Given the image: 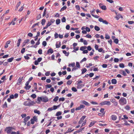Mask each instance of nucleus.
Wrapping results in <instances>:
<instances>
[{"instance_id":"nucleus-1","label":"nucleus","mask_w":134,"mask_h":134,"mask_svg":"<svg viewBox=\"0 0 134 134\" xmlns=\"http://www.w3.org/2000/svg\"><path fill=\"white\" fill-rule=\"evenodd\" d=\"M27 100L28 101H25L24 103V105L25 106L30 107L35 104L34 101H31L29 98H28Z\"/></svg>"},{"instance_id":"nucleus-2","label":"nucleus","mask_w":134,"mask_h":134,"mask_svg":"<svg viewBox=\"0 0 134 134\" xmlns=\"http://www.w3.org/2000/svg\"><path fill=\"white\" fill-rule=\"evenodd\" d=\"M119 101L120 104L121 105H124L126 104L127 103L126 99L124 97H121Z\"/></svg>"},{"instance_id":"nucleus-3","label":"nucleus","mask_w":134,"mask_h":134,"mask_svg":"<svg viewBox=\"0 0 134 134\" xmlns=\"http://www.w3.org/2000/svg\"><path fill=\"white\" fill-rule=\"evenodd\" d=\"M111 103L109 101H104L100 103V104L101 105H110Z\"/></svg>"},{"instance_id":"nucleus-4","label":"nucleus","mask_w":134,"mask_h":134,"mask_svg":"<svg viewBox=\"0 0 134 134\" xmlns=\"http://www.w3.org/2000/svg\"><path fill=\"white\" fill-rule=\"evenodd\" d=\"M12 129H13V127H7L5 129V131H6L7 133H10L11 132Z\"/></svg>"},{"instance_id":"nucleus-5","label":"nucleus","mask_w":134,"mask_h":134,"mask_svg":"<svg viewBox=\"0 0 134 134\" xmlns=\"http://www.w3.org/2000/svg\"><path fill=\"white\" fill-rule=\"evenodd\" d=\"M98 20L100 22H102L103 23L107 25L108 24V22L106 20H104L102 18H99L98 19Z\"/></svg>"},{"instance_id":"nucleus-6","label":"nucleus","mask_w":134,"mask_h":134,"mask_svg":"<svg viewBox=\"0 0 134 134\" xmlns=\"http://www.w3.org/2000/svg\"><path fill=\"white\" fill-rule=\"evenodd\" d=\"M86 117V116H82V117L80 118L79 121L78 122V124H81L83 121L85 119Z\"/></svg>"},{"instance_id":"nucleus-7","label":"nucleus","mask_w":134,"mask_h":134,"mask_svg":"<svg viewBox=\"0 0 134 134\" xmlns=\"http://www.w3.org/2000/svg\"><path fill=\"white\" fill-rule=\"evenodd\" d=\"M23 77H19L18 79V81L17 83V84L19 85L22 81Z\"/></svg>"},{"instance_id":"nucleus-8","label":"nucleus","mask_w":134,"mask_h":134,"mask_svg":"<svg viewBox=\"0 0 134 134\" xmlns=\"http://www.w3.org/2000/svg\"><path fill=\"white\" fill-rule=\"evenodd\" d=\"M120 18H123V16L121 15L120 14H119L117 15L115 17L117 20H118Z\"/></svg>"},{"instance_id":"nucleus-9","label":"nucleus","mask_w":134,"mask_h":134,"mask_svg":"<svg viewBox=\"0 0 134 134\" xmlns=\"http://www.w3.org/2000/svg\"><path fill=\"white\" fill-rule=\"evenodd\" d=\"M53 52V49L51 48H50L48 50L47 52V54H49V53H51V54Z\"/></svg>"},{"instance_id":"nucleus-10","label":"nucleus","mask_w":134,"mask_h":134,"mask_svg":"<svg viewBox=\"0 0 134 134\" xmlns=\"http://www.w3.org/2000/svg\"><path fill=\"white\" fill-rule=\"evenodd\" d=\"M21 3L20 1H19L17 3L15 7V10H16L18 9Z\"/></svg>"},{"instance_id":"nucleus-11","label":"nucleus","mask_w":134,"mask_h":134,"mask_svg":"<svg viewBox=\"0 0 134 134\" xmlns=\"http://www.w3.org/2000/svg\"><path fill=\"white\" fill-rule=\"evenodd\" d=\"M111 118L112 120L115 121L117 117L115 115H113L111 116Z\"/></svg>"},{"instance_id":"nucleus-12","label":"nucleus","mask_w":134,"mask_h":134,"mask_svg":"<svg viewBox=\"0 0 134 134\" xmlns=\"http://www.w3.org/2000/svg\"><path fill=\"white\" fill-rule=\"evenodd\" d=\"M30 118V117L29 116H28L25 117L24 119V122H27Z\"/></svg>"},{"instance_id":"nucleus-13","label":"nucleus","mask_w":134,"mask_h":134,"mask_svg":"<svg viewBox=\"0 0 134 134\" xmlns=\"http://www.w3.org/2000/svg\"><path fill=\"white\" fill-rule=\"evenodd\" d=\"M111 82L113 84H115L117 83V81L115 79H113L111 80Z\"/></svg>"},{"instance_id":"nucleus-14","label":"nucleus","mask_w":134,"mask_h":134,"mask_svg":"<svg viewBox=\"0 0 134 134\" xmlns=\"http://www.w3.org/2000/svg\"><path fill=\"white\" fill-rule=\"evenodd\" d=\"M82 103L83 104L89 106L90 105L89 103L85 100H83Z\"/></svg>"},{"instance_id":"nucleus-15","label":"nucleus","mask_w":134,"mask_h":134,"mask_svg":"<svg viewBox=\"0 0 134 134\" xmlns=\"http://www.w3.org/2000/svg\"><path fill=\"white\" fill-rule=\"evenodd\" d=\"M96 122H95L94 121H92L91 122L90 124L89 125V127H92L94 125Z\"/></svg>"},{"instance_id":"nucleus-16","label":"nucleus","mask_w":134,"mask_h":134,"mask_svg":"<svg viewBox=\"0 0 134 134\" xmlns=\"http://www.w3.org/2000/svg\"><path fill=\"white\" fill-rule=\"evenodd\" d=\"M42 98L41 97H38L37 99V100L38 101L37 102V103H40V102L41 101H42Z\"/></svg>"},{"instance_id":"nucleus-17","label":"nucleus","mask_w":134,"mask_h":134,"mask_svg":"<svg viewBox=\"0 0 134 134\" xmlns=\"http://www.w3.org/2000/svg\"><path fill=\"white\" fill-rule=\"evenodd\" d=\"M48 100V99L47 98H42V101L43 102H47Z\"/></svg>"},{"instance_id":"nucleus-18","label":"nucleus","mask_w":134,"mask_h":134,"mask_svg":"<svg viewBox=\"0 0 134 134\" xmlns=\"http://www.w3.org/2000/svg\"><path fill=\"white\" fill-rule=\"evenodd\" d=\"M66 8H67L66 6V5H65L61 9L60 11V12H61L63 11V10H65L66 9Z\"/></svg>"},{"instance_id":"nucleus-19","label":"nucleus","mask_w":134,"mask_h":134,"mask_svg":"<svg viewBox=\"0 0 134 134\" xmlns=\"http://www.w3.org/2000/svg\"><path fill=\"white\" fill-rule=\"evenodd\" d=\"M63 53L65 54V55L67 56H68L69 55V53H67L66 51L64 50L63 51Z\"/></svg>"},{"instance_id":"nucleus-20","label":"nucleus","mask_w":134,"mask_h":134,"mask_svg":"<svg viewBox=\"0 0 134 134\" xmlns=\"http://www.w3.org/2000/svg\"><path fill=\"white\" fill-rule=\"evenodd\" d=\"M21 41V39L20 38H19L18 40L17 41V46L18 47H19V46H20Z\"/></svg>"},{"instance_id":"nucleus-21","label":"nucleus","mask_w":134,"mask_h":134,"mask_svg":"<svg viewBox=\"0 0 134 134\" xmlns=\"http://www.w3.org/2000/svg\"><path fill=\"white\" fill-rule=\"evenodd\" d=\"M87 71V69L85 68H83L82 70V74H84L85 72Z\"/></svg>"},{"instance_id":"nucleus-22","label":"nucleus","mask_w":134,"mask_h":134,"mask_svg":"<svg viewBox=\"0 0 134 134\" xmlns=\"http://www.w3.org/2000/svg\"><path fill=\"white\" fill-rule=\"evenodd\" d=\"M14 59V57H12L9 58L7 60V61L9 63L11 62Z\"/></svg>"},{"instance_id":"nucleus-23","label":"nucleus","mask_w":134,"mask_h":134,"mask_svg":"<svg viewBox=\"0 0 134 134\" xmlns=\"http://www.w3.org/2000/svg\"><path fill=\"white\" fill-rule=\"evenodd\" d=\"M46 21L45 19H43L42 20L41 24L42 25H43L45 24Z\"/></svg>"},{"instance_id":"nucleus-24","label":"nucleus","mask_w":134,"mask_h":134,"mask_svg":"<svg viewBox=\"0 0 134 134\" xmlns=\"http://www.w3.org/2000/svg\"><path fill=\"white\" fill-rule=\"evenodd\" d=\"M95 30L97 31H99L100 30V28L97 26H95L94 27Z\"/></svg>"},{"instance_id":"nucleus-25","label":"nucleus","mask_w":134,"mask_h":134,"mask_svg":"<svg viewBox=\"0 0 134 134\" xmlns=\"http://www.w3.org/2000/svg\"><path fill=\"white\" fill-rule=\"evenodd\" d=\"M60 23V19H57L56 21V23L57 25L59 24Z\"/></svg>"},{"instance_id":"nucleus-26","label":"nucleus","mask_w":134,"mask_h":134,"mask_svg":"<svg viewBox=\"0 0 134 134\" xmlns=\"http://www.w3.org/2000/svg\"><path fill=\"white\" fill-rule=\"evenodd\" d=\"M34 112L35 113H37L38 114H40V111L37 109L35 110L34 111Z\"/></svg>"},{"instance_id":"nucleus-27","label":"nucleus","mask_w":134,"mask_h":134,"mask_svg":"<svg viewBox=\"0 0 134 134\" xmlns=\"http://www.w3.org/2000/svg\"><path fill=\"white\" fill-rule=\"evenodd\" d=\"M74 130L73 129L72 130H71V128H69L68 130L66 132V133H68V132H72L74 131Z\"/></svg>"},{"instance_id":"nucleus-28","label":"nucleus","mask_w":134,"mask_h":134,"mask_svg":"<svg viewBox=\"0 0 134 134\" xmlns=\"http://www.w3.org/2000/svg\"><path fill=\"white\" fill-rule=\"evenodd\" d=\"M61 46V43L60 42H59V44H58L57 43L56 44V48H59Z\"/></svg>"},{"instance_id":"nucleus-29","label":"nucleus","mask_w":134,"mask_h":134,"mask_svg":"<svg viewBox=\"0 0 134 134\" xmlns=\"http://www.w3.org/2000/svg\"><path fill=\"white\" fill-rule=\"evenodd\" d=\"M47 8H45L44 9V11L43 12V16H44L45 15H46V11H47Z\"/></svg>"},{"instance_id":"nucleus-30","label":"nucleus","mask_w":134,"mask_h":134,"mask_svg":"<svg viewBox=\"0 0 134 134\" xmlns=\"http://www.w3.org/2000/svg\"><path fill=\"white\" fill-rule=\"evenodd\" d=\"M75 63H73L71 64H69V66H72V67H74L75 66Z\"/></svg>"},{"instance_id":"nucleus-31","label":"nucleus","mask_w":134,"mask_h":134,"mask_svg":"<svg viewBox=\"0 0 134 134\" xmlns=\"http://www.w3.org/2000/svg\"><path fill=\"white\" fill-rule=\"evenodd\" d=\"M62 114V113L60 111H58L57 112L56 114V116H58Z\"/></svg>"},{"instance_id":"nucleus-32","label":"nucleus","mask_w":134,"mask_h":134,"mask_svg":"<svg viewBox=\"0 0 134 134\" xmlns=\"http://www.w3.org/2000/svg\"><path fill=\"white\" fill-rule=\"evenodd\" d=\"M59 97L58 96H56L53 99L54 101L55 102L57 101Z\"/></svg>"},{"instance_id":"nucleus-33","label":"nucleus","mask_w":134,"mask_h":134,"mask_svg":"<svg viewBox=\"0 0 134 134\" xmlns=\"http://www.w3.org/2000/svg\"><path fill=\"white\" fill-rule=\"evenodd\" d=\"M71 90L72 91L74 92H76L77 91V90L76 89L75 87H72Z\"/></svg>"},{"instance_id":"nucleus-34","label":"nucleus","mask_w":134,"mask_h":134,"mask_svg":"<svg viewBox=\"0 0 134 134\" xmlns=\"http://www.w3.org/2000/svg\"><path fill=\"white\" fill-rule=\"evenodd\" d=\"M120 67L121 68H124L125 67L123 63H120L119 65Z\"/></svg>"},{"instance_id":"nucleus-35","label":"nucleus","mask_w":134,"mask_h":134,"mask_svg":"<svg viewBox=\"0 0 134 134\" xmlns=\"http://www.w3.org/2000/svg\"><path fill=\"white\" fill-rule=\"evenodd\" d=\"M101 8L103 10H106L107 9V8L106 6L104 5L102 6L101 7Z\"/></svg>"},{"instance_id":"nucleus-36","label":"nucleus","mask_w":134,"mask_h":134,"mask_svg":"<svg viewBox=\"0 0 134 134\" xmlns=\"http://www.w3.org/2000/svg\"><path fill=\"white\" fill-rule=\"evenodd\" d=\"M42 45L44 47L46 46L47 45V43L45 41H43L42 43Z\"/></svg>"},{"instance_id":"nucleus-37","label":"nucleus","mask_w":134,"mask_h":134,"mask_svg":"<svg viewBox=\"0 0 134 134\" xmlns=\"http://www.w3.org/2000/svg\"><path fill=\"white\" fill-rule=\"evenodd\" d=\"M31 87V86H30L28 85L27 86H26L25 87V88L26 90H29Z\"/></svg>"},{"instance_id":"nucleus-38","label":"nucleus","mask_w":134,"mask_h":134,"mask_svg":"<svg viewBox=\"0 0 134 134\" xmlns=\"http://www.w3.org/2000/svg\"><path fill=\"white\" fill-rule=\"evenodd\" d=\"M123 117H124V118H121L122 120H123L125 119H128V117L126 115H124L123 116Z\"/></svg>"},{"instance_id":"nucleus-39","label":"nucleus","mask_w":134,"mask_h":134,"mask_svg":"<svg viewBox=\"0 0 134 134\" xmlns=\"http://www.w3.org/2000/svg\"><path fill=\"white\" fill-rule=\"evenodd\" d=\"M95 10L94 9L93 10H92L90 11L91 14L92 15H94L93 14H94L95 13Z\"/></svg>"},{"instance_id":"nucleus-40","label":"nucleus","mask_w":134,"mask_h":134,"mask_svg":"<svg viewBox=\"0 0 134 134\" xmlns=\"http://www.w3.org/2000/svg\"><path fill=\"white\" fill-rule=\"evenodd\" d=\"M24 5L23 6H22L21 7V8H20V9L18 10V11H19V12H21V11H23V9H24Z\"/></svg>"},{"instance_id":"nucleus-41","label":"nucleus","mask_w":134,"mask_h":134,"mask_svg":"<svg viewBox=\"0 0 134 134\" xmlns=\"http://www.w3.org/2000/svg\"><path fill=\"white\" fill-rule=\"evenodd\" d=\"M86 48V46L84 47H81L80 48V50L81 51H83L84 49H85Z\"/></svg>"},{"instance_id":"nucleus-42","label":"nucleus","mask_w":134,"mask_h":134,"mask_svg":"<svg viewBox=\"0 0 134 134\" xmlns=\"http://www.w3.org/2000/svg\"><path fill=\"white\" fill-rule=\"evenodd\" d=\"M25 48H22L21 51V53L22 54L24 53L25 52Z\"/></svg>"},{"instance_id":"nucleus-43","label":"nucleus","mask_w":134,"mask_h":134,"mask_svg":"<svg viewBox=\"0 0 134 134\" xmlns=\"http://www.w3.org/2000/svg\"><path fill=\"white\" fill-rule=\"evenodd\" d=\"M31 97L33 98L34 99L36 97V96L35 94H33L31 95Z\"/></svg>"},{"instance_id":"nucleus-44","label":"nucleus","mask_w":134,"mask_h":134,"mask_svg":"<svg viewBox=\"0 0 134 134\" xmlns=\"http://www.w3.org/2000/svg\"><path fill=\"white\" fill-rule=\"evenodd\" d=\"M38 53L40 54H41L42 53V50L41 49H39L38 51Z\"/></svg>"},{"instance_id":"nucleus-45","label":"nucleus","mask_w":134,"mask_h":134,"mask_svg":"<svg viewBox=\"0 0 134 134\" xmlns=\"http://www.w3.org/2000/svg\"><path fill=\"white\" fill-rule=\"evenodd\" d=\"M72 82V81L71 80H68L67 82V84L68 85H70Z\"/></svg>"},{"instance_id":"nucleus-46","label":"nucleus","mask_w":134,"mask_h":134,"mask_svg":"<svg viewBox=\"0 0 134 134\" xmlns=\"http://www.w3.org/2000/svg\"><path fill=\"white\" fill-rule=\"evenodd\" d=\"M76 66L77 68H79L80 67V65L79 62H77L76 63Z\"/></svg>"},{"instance_id":"nucleus-47","label":"nucleus","mask_w":134,"mask_h":134,"mask_svg":"<svg viewBox=\"0 0 134 134\" xmlns=\"http://www.w3.org/2000/svg\"><path fill=\"white\" fill-rule=\"evenodd\" d=\"M104 108H101L100 110V112H101L102 113H105V112H104Z\"/></svg>"},{"instance_id":"nucleus-48","label":"nucleus","mask_w":134,"mask_h":134,"mask_svg":"<svg viewBox=\"0 0 134 134\" xmlns=\"http://www.w3.org/2000/svg\"><path fill=\"white\" fill-rule=\"evenodd\" d=\"M21 116L22 118H24L26 116V115L25 114H22L21 115Z\"/></svg>"},{"instance_id":"nucleus-49","label":"nucleus","mask_w":134,"mask_h":134,"mask_svg":"<svg viewBox=\"0 0 134 134\" xmlns=\"http://www.w3.org/2000/svg\"><path fill=\"white\" fill-rule=\"evenodd\" d=\"M119 40L117 38H116L114 39V42L116 44H118V43Z\"/></svg>"},{"instance_id":"nucleus-50","label":"nucleus","mask_w":134,"mask_h":134,"mask_svg":"<svg viewBox=\"0 0 134 134\" xmlns=\"http://www.w3.org/2000/svg\"><path fill=\"white\" fill-rule=\"evenodd\" d=\"M105 38L107 39H109L110 38L109 36L107 34H105Z\"/></svg>"},{"instance_id":"nucleus-51","label":"nucleus","mask_w":134,"mask_h":134,"mask_svg":"<svg viewBox=\"0 0 134 134\" xmlns=\"http://www.w3.org/2000/svg\"><path fill=\"white\" fill-rule=\"evenodd\" d=\"M3 107H7V105L6 102H5L4 104L3 105Z\"/></svg>"},{"instance_id":"nucleus-52","label":"nucleus","mask_w":134,"mask_h":134,"mask_svg":"<svg viewBox=\"0 0 134 134\" xmlns=\"http://www.w3.org/2000/svg\"><path fill=\"white\" fill-rule=\"evenodd\" d=\"M59 107V105L58 106L54 105L53 106V110H55L57 109L58 107Z\"/></svg>"},{"instance_id":"nucleus-53","label":"nucleus","mask_w":134,"mask_h":134,"mask_svg":"<svg viewBox=\"0 0 134 134\" xmlns=\"http://www.w3.org/2000/svg\"><path fill=\"white\" fill-rule=\"evenodd\" d=\"M62 22H65L66 21V19L65 17H64L62 19Z\"/></svg>"},{"instance_id":"nucleus-54","label":"nucleus","mask_w":134,"mask_h":134,"mask_svg":"<svg viewBox=\"0 0 134 134\" xmlns=\"http://www.w3.org/2000/svg\"><path fill=\"white\" fill-rule=\"evenodd\" d=\"M52 87V85L50 84L47 85L46 86V88H49Z\"/></svg>"},{"instance_id":"nucleus-55","label":"nucleus","mask_w":134,"mask_h":134,"mask_svg":"<svg viewBox=\"0 0 134 134\" xmlns=\"http://www.w3.org/2000/svg\"><path fill=\"white\" fill-rule=\"evenodd\" d=\"M86 120H85L84 121H83V122L82 124L81 127L85 125L86 124Z\"/></svg>"},{"instance_id":"nucleus-56","label":"nucleus","mask_w":134,"mask_h":134,"mask_svg":"<svg viewBox=\"0 0 134 134\" xmlns=\"http://www.w3.org/2000/svg\"><path fill=\"white\" fill-rule=\"evenodd\" d=\"M52 24L49 21H48L46 25L48 27L49 26L51 25Z\"/></svg>"},{"instance_id":"nucleus-57","label":"nucleus","mask_w":134,"mask_h":134,"mask_svg":"<svg viewBox=\"0 0 134 134\" xmlns=\"http://www.w3.org/2000/svg\"><path fill=\"white\" fill-rule=\"evenodd\" d=\"M75 7L77 9V10H80V7L79 5H76L75 6Z\"/></svg>"},{"instance_id":"nucleus-58","label":"nucleus","mask_w":134,"mask_h":134,"mask_svg":"<svg viewBox=\"0 0 134 134\" xmlns=\"http://www.w3.org/2000/svg\"><path fill=\"white\" fill-rule=\"evenodd\" d=\"M86 37L88 38H91L92 36L91 35L89 34H87L86 36Z\"/></svg>"},{"instance_id":"nucleus-59","label":"nucleus","mask_w":134,"mask_h":134,"mask_svg":"<svg viewBox=\"0 0 134 134\" xmlns=\"http://www.w3.org/2000/svg\"><path fill=\"white\" fill-rule=\"evenodd\" d=\"M94 74L93 73H90L89 75L90 77H92L94 75Z\"/></svg>"},{"instance_id":"nucleus-60","label":"nucleus","mask_w":134,"mask_h":134,"mask_svg":"<svg viewBox=\"0 0 134 134\" xmlns=\"http://www.w3.org/2000/svg\"><path fill=\"white\" fill-rule=\"evenodd\" d=\"M58 35L57 33H55L54 34V37L55 38H58Z\"/></svg>"},{"instance_id":"nucleus-61","label":"nucleus","mask_w":134,"mask_h":134,"mask_svg":"<svg viewBox=\"0 0 134 134\" xmlns=\"http://www.w3.org/2000/svg\"><path fill=\"white\" fill-rule=\"evenodd\" d=\"M30 121H31V124H34L35 123V121L32 119H31Z\"/></svg>"},{"instance_id":"nucleus-62","label":"nucleus","mask_w":134,"mask_h":134,"mask_svg":"<svg viewBox=\"0 0 134 134\" xmlns=\"http://www.w3.org/2000/svg\"><path fill=\"white\" fill-rule=\"evenodd\" d=\"M55 21V20L53 19H52L50 20V21H49L52 24L54 23Z\"/></svg>"},{"instance_id":"nucleus-63","label":"nucleus","mask_w":134,"mask_h":134,"mask_svg":"<svg viewBox=\"0 0 134 134\" xmlns=\"http://www.w3.org/2000/svg\"><path fill=\"white\" fill-rule=\"evenodd\" d=\"M125 109L127 110H129L130 109V107L128 105H127L125 107Z\"/></svg>"},{"instance_id":"nucleus-64","label":"nucleus","mask_w":134,"mask_h":134,"mask_svg":"<svg viewBox=\"0 0 134 134\" xmlns=\"http://www.w3.org/2000/svg\"><path fill=\"white\" fill-rule=\"evenodd\" d=\"M86 31L87 32H90V29L88 27H86Z\"/></svg>"}]
</instances>
